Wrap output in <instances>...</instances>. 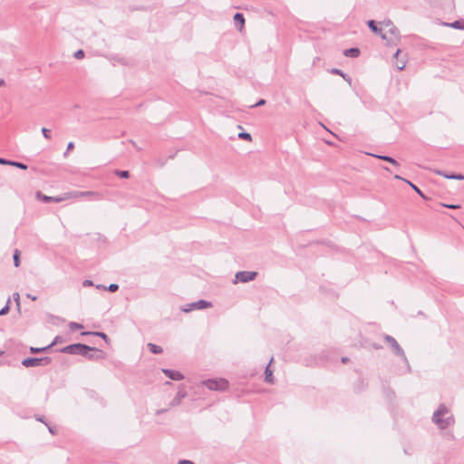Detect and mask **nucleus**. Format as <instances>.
I'll list each match as a JSON object with an SVG mask.
<instances>
[{"instance_id":"f257e3e1","label":"nucleus","mask_w":464,"mask_h":464,"mask_svg":"<svg viewBox=\"0 0 464 464\" xmlns=\"http://www.w3.org/2000/svg\"><path fill=\"white\" fill-rule=\"evenodd\" d=\"M432 421L440 429L445 430L455 422L454 417L450 413L445 404H440L432 415Z\"/></svg>"},{"instance_id":"f03ea898","label":"nucleus","mask_w":464,"mask_h":464,"mask_svg":"<svg viewBox=\"0 0 464 464\" xmlns=\"http://www.w3.org/2000/svg\"><path fill=\"white\" fill-rule=\"evenodd\" d=\"M383 26L388 28L387 31V44L388 45H396L401 38L399 29L393 24L391 20H386L381 23Z\"/></svg>"},{"instance_id":"7ed1b4c3","label":"nucleus","mask_w":464,"mask_h":464,"mask_svg":"<svg viewBox=\"0 0 464 464\" xmlns=\"http://www.w3.org/2000/svg\"><path fill=\"white\" fill-rule=\"evenodd\" d=\"M92 350H94V347H91L87 344L78 343L67 345L62 348L60 352L63 353L80 354L83 356L87 354V352H90Z\"/></svg>"},{"instance_id":"20e7f679","label":"nucleus","mask_w":464,"mask_h":464,"mask_svg":"<svg viewBox=\"0 0 464 464\" xmlns=\"http://www.w3.org/2000/svg\"><path fill=\"white\" fill-rule=\"evenodd\" d=\"M201 383L210 391L224 392L228 388V382L223 378L208 379Z\"/></svg>"},{"instance_id":"39448f33","label":"nucleus","mask_w":464,"mask_h":464,"mask_svg":"<svg viewBox=\"0 0 464 464\" xmlns=\"http://www.w3.org/2000/svg\"><path fill=\"white\" fill-rule=\"evenodd\" d=\"M383 339L384 341L389 343L392 349V352L395 355H398L400 356L407 364H408V367L410 368L409 366V362H408V359L405 355V353L404 351L402 350V348L400 346V344L398 343V342L391 335H388V334H385L383 336Z\"/></svg>"},{"instance_id":"423d86ee","label":"nucleus","mask_w":464,"mask_h":464,"mask_svg":"<svg viewBox=\"0 0 464 464\" xmlns=\"http://www.w3.org/2000/svg\"><path fill=\"white\" fill-rule=\"evenodd\" d=\"M52 362V359L50 357H29L25 358L22 361V365L24 367H38V366H45Z\"/></svg>"},{"instance_id":"0eeeda50","label":"nucleus","mask_w":464,"mask_h":464,"mask_svg":"<svg viewBox=\"0 0 464 464\" xmlns=\"http://www.w3.org/2000/svg\"><path fill=\"white\" fill-rule=\"evenodd\" d=\"M257 272L255 271H239L236 274V281L234 283H248L255 280Z\"/></svg>"},{"instance_id":"6e6552de","label":"nucleus","mask_w":464,"mask_h":464,"mask_svg":"<svg viewBox=\"0 0 464 464\" xmlns=\"http://www.w3.org/2000/svg\"><path fill=\"white\" fill-rule=\"evenodd\" d=\"M211 306H212V304L210 302H208L206 300H198L197 302L190 303V304H187L186 306H184L182 308V311L185 313H188V312H190L195 309H205V308H208Z\"/></svg>"},{"instance_id":"1a4fd4ad","label":"nucleus","mask_w":464,"mask_h":464,"mask_svg":"<svg viewBox=\"0 0 464 464\" xmlns=\"http://www.w3.org/2000/svg\"><path fill=\"white\" fill-rule=\"evenodd\" d=\"M36 196L39 199H41L44 203H49V202L59 203V202H62V201H64V200L70 198L69 192H66L63 196H59V197L45 196V195H43L41 192H37Z\"/></svg>"},{"instance_id":"9d476101","label":"nucleus","mask_w":464,"mask_h":464,"mask_svg":"<svg viewBox=\"0 0 464 464\" xmlns=\"http://www.w3.org/2000/svg\"><path fill=\"white\" fill-rule=\"evenodd\" d=\"M70 198H77L80 197H91L94 199H101L102 196L94 191H72L69 192Z\"/></svg>"},{"instance_id":"9b49d317","label":"nucleus","mask_w":464,"mask_h":464,"mask_svg":"<svg viewBox=\"0 0 464 464\" xmlns=\"http://www.w3.org/2000/svg\"><path fill=\"white\" fill-rule=\"evenodd\" d=\"M83 356L92 361H98L105 358V353L94 347V350L87 352V354Z\"/></svg>"},{"instance_id":"f8f14e48","label":"nucleus","mask_w":464,"mask_h":464,"mask_svg":"<svg viewBox=\"0 0 464 464\" xmlns=\"http://www.w3.org/2000/svg\"><path fill=\"white\" fill-rule=\"evenodd\" d=\"M162 372L168 378L173 381H181L184 379V375L179 371L162 369Z\"/></svg>"},{"instance_id":"ddd939ff","label":"nucleus","mask_w":464,"mask_h":464,"mask_svg":"<svg viewBox=\"0 0 464 464\" xmlns=\"http://www.w3.org/2000/svg\"><path fill=\"white\" fill-rule=\"evenodd\" d=\"M367 25L372 33L380 35L383 40L387 39V34L382 33V30L377 26L376 22L374 20H369L367 22Z\"/></svg>"},{"instance_id":"4468645a","label":"nucleus","mask_w":464,"mask_h":464,"mask_svg":"<svg viewBox=\"0 0 464 464\" xmlns=\"http://www.w3.org/2000/svg\"><path fill=\"white\" fill-rule=\"evenodd\" d=\"M187 396V392L184 389L179 390L174 399L170 401V407H176L180 404L181 401Z\"/></svg>"},{"instance_id":"2eb2a0df","label":"nucleus","mask_w":464,"mask_h":464,"mask_svg":"<svg viewBox=\"0 0 464 464\" xmlns=\"http://www.w3.org/2000/svg\"><path fill=\"white\" fill-rule=\"evenodd\" d=\"M0 164L14 166L18 169H24V170L28 169L27 165H25L23 162L9 160L4 159V158H0Z\"/></svg>"},{"instance_id":"dca6fc26","label":"nucleus","mask_w":464,"mask_h":464,"mask_svg":"<svg viewBox=\"0 0 464 464\" xmlns=\"http://www.w3.org/2000/svg\"><path fill=\"white\" fill-rule=\"evenodd\" d=\"M434 172L440 176H442L446 179H458V180H463L464 179V175H461V174H454V173H451V174H448L442 170H440V169H436L434 170Z\"/></svg>"},{"instance_id":"f3484780","label":"nucleus","mask_w":464,"mask_h":464,"mask_svg":"<svg viewBox=\"0 0 464 464\" xmlns=\"http://www.w3.org/2000/svg\"><path fill=\"white\" fill-rule=\"evenodd\" d=\"M234 23L235 25L238 28L239 31H242L245 24V18L241 13H236L234 15Z\"/></svg>"},{"instance_id":"a211bd4d","label":"nucleus","mask_w":464,"mask_h":464,"mask_svg":"<svg viewBox=\"0 0 464 464\" xmlns=\"http://www.w3.org/2000/svg\"><path fill=\"white\" fill-rule=\"evenodd\" d=\"M400 53H401V50H400V49H398V50L396 51V53H394V58H395V60H396V62L394 63V65H395V67H396L399 71H401V70H403V69H404V67H405V65H406V62H405V60H403V59H402V60H401V59L399 58Z\"/></svg>"},{"instance_id":"6ab92c4d","label":"nucleus","mask_w":464,"mask_h":464,"mask_svg":"<svg viewBox=\"0 0 464 464\" xmlns=\"http://www.w3.org/2000/svg\"><path fill=\"white\" fill-rule=\"evenodd\" d=\"M443 24L454 29L464 30V19L456 20L452 23H443Z\"/></svg>"},{"instance_id":"aec40b11","label":"nucleus","mask_w":464,"mask_h":464,"mask_svg":"<svg viewBox=\"0 0 464 464\" xmlns=\"http://www.w3.org/2000/svg\"><path fill=\"white\" fill-rule=\"evenodd\" d=\"M273 362V358L270 359L269 364L266 366L265 371V381L268 383L274 382L273 372L270 370V364Z\"/></svg>"},{"instance_id":"412c9836","label":"nucleus","mask_w":464,"mask_h":464,"mask_svg":"<svg viewBox=\"0 0 464 464\" xmlns=\"http://www.w3.org/2000/svg\"><path fill=\"white\" fill-rule=\"evenodd\" d=\"M343 54L346 57L356 58L360 54V50L358 48L352 47V48L344 50Z\"/></svg>"},{"instance_id":"4be33fe9","label":"nucleus","mask_w":464,"mask_h":464,"mask_svg":"<svg viewBox=\"0 0 464 464\" xmlns=\"http://www.w3.org/2000/svg\"><path fill=\"white\" fill-rule=\"evenodd\" d=\"M82 335H95L102 338L105 342L109 341L108 335L102 332H83Z\"/></svg>"},{"instance_id":"5701e85b","label":"nucleus","mask_w":464,"mask_h":464,"mask_svg":"<svg viewBox=\"0 0 464 464\" xmlns=\"http://www.w3.org/2000/svg\"><path fill=\"white\" fill-rule=\"evenodd\" d=\"M149 350L150 351V353H154V354H160L163 352V349L157 345V344H154V343H149L147 344Z\"/></svg>"},{"instance_id":"b1692460","label":"nucleus","mask_w":464,"mask_h":464,"mask_svg":"<svg viewBox=\"0 0 464 464\" xmlns=\"http://www.w3.org/2000/svg\"><path fill=\"white\" fill-rule=\"evenodd\" d=\"M374 157L380 159V160H382L384 161H387V162H390L392 163V165L394 166H398L399 163L396 160H394L393 158L390 157V156H386V155H373Z\"/></svg>"},{"instance_id":"393cba45","label":"nucleus","mask_w":464,"mask_h":464,"mask_svg":"<svg viewBox=\"0 0 464 464\" xmlns=\"http://www.w3.org/2000/svg\"><path fill=\"white\" fill-rule=\"evenodd\" d=\"M50 348H51V345H47V346H45V347H41V348H37V347H31V348H30V352H31L32 353H38L46 352V351H48Z\"/></svg>"},{"instance_id":"a878e982","label":"nucleus","mask_w":464,"mask_h":464,"mask_svg":"<svg viewBox=\"0 0 464 464\" xmlns=\"http://www.w3.org/2000/svg\"><path fill=\"white\" fill-rule=\"evenodd\" d=\"M115 175L121 179H128L130 178V172L128 170H115Z\"/></svg>"},{"instance_id":"bb28decb","label":"nucleus","mask_w":464,"mask_h":464,"mask_svg":"<svg viewBox=\"0 0 464 464\" xmlns=\"http://www.w3.org/2000/svg\"><path fill=\"white\" fill-rule=\"evenodd\" d=\"M405 182H407L411 188L416 192L418 193L421 198H425V196L424 194L421 192V190L416 186L414 185L413 183H411V181L409 180H405Z\"/></svg>"},{"instance_id":"cd10ccee","label":"nucleus","mask_w":464,"mask_h":464,"mask_svg":"<svg viewBox=\"0 0 464 464\" xmlns=\"http://www.w3.org/2000/svg\"><path fill=\"white\" fill-rule=\"evenodd\" d=\"M69 328L72 330V331H75V330H80V329H82L83 328V325L79 324V323H75V322H71L69 324Z\"/></svg>"},{"instance_id":"c85d7f7f","label":"nucleus","mask_w":464,"mask_h":464,"mask_svg":"<svg viewBox=\"0 0 464 464\" xmlns=\"http://www.w3.org/2000/svg\"><path fill=\"white\" fill-rule=\"evenodd\" d=\"M19 256H20V253L18 250H15L14 253V266H19L20 265V259H19Z\"/></svg>"},{"instance_id":"c756f323","label":"nucleus","mask_w":464,"mask_h":464,"mask_svg":"<svg viewBox=\"0 0 464 464\" xmlns=\"http://www.w3.org/2000/svg\"><path fill=\"white\" fill-rule=\"evenodd\" d=\"M238 138L242 139V140H252L251 134L248 133V132H240L238 134Z\"/></svg>"},{"instance_id":"7c9ffc66","label":"nucleus","mask_w":464,"mask_h":464,"mask_svg":"<svg viewBox=\"0 0 464 464\" xmlns=\"http://www.w3.org/2000/svg\"><path fill=\"white\" fill-rule=\"evenodd\" d=\"M9 303L10 300L7 301L6 304L0 310V315L6 314L9 312Z\"/></svg>"},{"instance_id":"2f4dec72","label":"nucleus","mask_w":464,"mask_h":464,"mask_svg":"<svg viewBox=\"0 0 464 464\" xmlns=\"http://www.w3.org/2000/svg\"><path fill=\"white\" fill-rule=\"evenodd\" d=\"M119 289V285L117 284H111L108 287H106V290L113 293L116 292Z\"/></svg>"},{"instance_id":"473e14b6","label":"nucleus","mask_w":464,"mask_h":464,"mask_svg":"<svg viewBox=\"0 0 464 464\" xmlns=\"http://www.w3.org/2000/svg\"><path fill=\"white\" fill-rule=\"evenodd\" d=\"M331 72L334 74L341 75L343 79L347 80L345 74L340 69H332Z\"/></svg>"},{"instance_id":"72a5a7b5","label":"nucleus","mask_w":464,"mask_h":464,"mask_svg":"<svg viewBox=\"0 0 464 464\" xmlns=\"http://www.w3.org/2000/svg\"><path fill=\"white\" fill-rule=\"evenodd\" d=\"M74 57H75L76 59H82V58H83V57H84V52H83V50H81V49H80V50L76 51V52L74 53Z\"/></svg>"},{"instance_id":"f704fd0d","label":"nucleus","mask_w":464,"mask_h":464,"mask_svg":"<svg viewBox=\"0 0 464 464\" xmlns=\"http://www.w3.org/2000/svg\"><path fill=\"white\" fill-rule=\"evenodd\" d=\"M74 148V143L72 141H70L68 144H67V149H66V151L64 152V157L67 156L68 152L72 150H73Z\"/></svg>"},{"instance_id":"c9c22d12","label":"nucleus","mask_w":464,"mask_h":464,"mask_svg":"<svg viewBox=\"0 0 464 464\" xmlns=\"http://www.w3.org/2000/svg\"><path fill=\"white\" fill-rule=\"evenodd\" d=\"M443 207L445 208H450V209H458L460 208L459 205H455V204H441Z\"/></svg>"},{"instance_id":"e433bc0d","label":"nucleus","mask_w":464,"mask_h":464,"mask_svg":"<svg viewBox=\"0 0 464 464\" xmlns=\"http://www.w3.org/2000/svg\"><path fill=\"white\" fill-rule=\"evenodd\" d=\"M42 133H43V135H44V137L45 139H48V140H49V139L51 138V136H50V131H49V130H48V129H46V128H42Z\"/></svg>"},{"instance_id":"4c0bfd02","label":"nucleus","mask_w":464,"mask_h":464,"mask_svg":"<svg viewBox=\"0 0 464 464\" xmlns=\"http://www.w3.org/2000/svg\"><path fill=\"white\" fill-rule=\"evenodd\" d=\"M13 297H14V302L16 303L17 307L19 308L20 307V295H19V294L18 293H14L13 295Z\"/></svg>"},{"instance_id":"58836bf2","label":"nucleus","mask_w":464,"mask_h":464,"mask_svg":"<svg viewBox=\"0 0 464 464\" xmlns=\"http://www.w3.org/2000/svg\"><path fill=\"white\" fill-rule=\"evenodd\" d=\"M266 103V101L264 99H261L259 100L255 105H253L252 107H258V106H262Z\"/></svg>"},{"instance_id":"ea45409f","label":"nucleus","mask_w":464,"mask_h":464,"mask_svg":"<svg viewBox=\"0 0 464 464\" xmlns=\"http://www.w3.org/2000/svg\"><path fill=\"white\" fill-rule=\"evenodd\" d=\"M178 464H195L194 462H192L191 460H188V459H182V460H179L178 462Z\"/></svg>"},{"instance_id":"a19ab883","label":"nucleus","mask_w":464,"mask_h":464,"mask_svg":"<svg viewBox=\"0 0 464 464\" xmlns=\"http://www.w3.org/2000/svg\"><path fill=\"white\" fill-rule=\"evenodd\" d=\"M82 285L84 286H90V285H93V282L92 280H84Z\"/></svg>"},{"instance_id":"79ce46f5","label":"nucleus","mask_w":464,"mask_h":464,"mask_svg":"<svg viewBox=\"0 0 464 464\" xmlns=\"http://www.w3.org/2000/svg\"><path fill=\"white\" fill-rule=\"evenodd\" d=\"M59 342H60V336H56V337L54 338V340L53 341V343L50 344V345H51V347H53L54 344H56V343H59Z\"/></svg>"},{"instance_id":"37998d69","label":"nucleus","mask_w":464,"mask_h":464,"mask_svg":"<svg viewBox=\"0 0 464 464\" xmlns=\"http://www.w3.org/2000/svg\"><path fill=\"white\" fill-rule=\"evenodd\" d=\"M26 297L30 298L32 301H35L37 299L35 295H32L31 294H27Z\"/></svg>"},{"instance_id":"c03bdc74","label":"nucleus","mask_w":464,"mask_h":464,"mask_svg":"<svg viewBox=\"0 0 464 464\" xmlns=\"http://www.w3.org/2000/svg\"><path fill=\"white\" fill-rule=\"evenodd\" d=\"M394 179H400V180H404V181L406 180V179H404L403 178H401V176H399V175H395V176H394Z\"/></svg>"},{"instance_id":"a18cd8bd","label":"nucleus","mask_w":464,"mask_h":464,"mask_svg":"<svg viewBox=\"0 0 464 464\" xmlns=\"http://www.w3.org/2000/svg\"><path fill=\"white\" fill-rule=\"evenodd\" d=\"M96 287H97L98 289H103V290H106V287H105L104 285H96Z\"/></svg>"},{"instance_id":"49530a36","label":"nucleus","mask_w":464,"mask_h":464,"mask_svg":"<svg viewBox=\"0 0 464 464\" xmlns=\"http://www.w3.org/2000/svg\"><path fill=\"white\" fill-rule=\"evenodd\" d=\"M130 143H131V145H133L135 148H137L138 150H140V148L137 147L136 143L134 140H130Z\"/></svg>"},{"instance_id":"de8ad7c7","label":"nucleus","mask_w":464,"mask_h":464,"mask_svg":"<svg viewBox=\"0 0 464 464\" xmlns=\"http://www.w3.org/2000/svg\"><path fill=\"white\" fill-rule=\"evenodd\" d=\"M347 361H348V358H347V357H343V358H342V362H343V363H345Z\"/></svg>"},{"instance_id":"09e8293b","label":"nucleus","mask_w":464,"mask_h":464,"mask_svg":"<svg viewBox=\"0 0 464 464\" xmlns=\"http://www.w3.org/2000/svg\"><path fill=\"white\" fill-rule=\"evenodd\" d=\"M5 83V81L3 79L0 80V86H2Z\"/></svg>"},{"instance_id":"8fccbe9b","label":"nucleus","mask_w":464,"mask_h":464,"mask_svg":"<svg viewBox=\"0 0 464 464\" xmlns=\"http://www.w3.org/2000/svg\"><path fill=\"white\" fill-rule=\"evenodd\" d=\"M49 431L53 434L54 433L53 429H52L51 427H49Z\"/></svg>"},{"instance_id":"3c124183","label":"nucleus","mask_w":464,"mask_h":464,"mask_svg":"<svg viewBox=\"0 0 464 464\" xmlns=\"http://www.w3.org/2000/svg\"><path fill=\"white\" fill-rule=\"evenodd\" d=\"M384 169L387 171H390L389 168H387V167H385Z\"/></svg>"},{"instance_id":"603ef678","label":"nucleus","mask_w":464,"mask_h":464,"mask_svg":"<svg viewBox=\"0 0 464 464\" xmlns=\"http://www.w3.org/2000/svg\"><path fill=\"white\" fill-rule=\"evenodd\" d=\"M1 353H2L0 352V354H1Z\"/></svg>"}]
</instances>
